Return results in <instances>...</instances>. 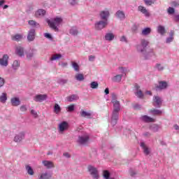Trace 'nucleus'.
<instances>
[{
	"label": "nucleus",
	"mask_w": 179,
	"mask_h": 179,
	"mask_svg": "<svg viewBox=\"0 0 179 179\" xmlns=\"http://www.w3.org/2000/svg\"><path fill=\"white\" fill-rule=\"evenodd\" d=\"M148 45H149V41L145 39H143L141 41V44L138 45L136 46L138 52H141L144 59H150L152 57H155L156 55L153 48H147Z\"/></svg>",
	"instance_id": "f257e3e1"
},
{
	"label": "nucleus",
	"mask_w": 179,
	"mask_h": 179,
	"mask_svg": "<svg viewBox=\"0 0 179 179\" xmlns=\"http://www.w3.org/2000/svg\"><path fill=\"white\" fill-rule=\"evenodd\" d=\"M112 103L113 104V110L112 113V116L110 117V124L112 127H115L120 118V111H121V104L120 101H117L115 95L113 96Z\"/></svg>",
	"instance_id": "f03ea898"
},
{
	"label": "nucleus",
	"mask_w": 179,
	"mask_h": 179,
	"mask_svg": "<svg viewBox=\"0 0 179 179\" xmlns=\"http://www.w3.org/2000/svg\"><path fill=\"white\" fill-rule=\"evenodd\" d=\"M46 22L48 24V26L54 30L55 31H59V26L62 24V22H64V20L62 17L56 16L55 17L47 19Z\"/></svg>",
	"instance_id": "7ed1b4c3"
},
{
	"label": "nucleus",
	"mask_w": 179,
	"mask_h": 179,
	"mask_svg": "<svg viewBox=\"0 0 179 179\" xmlns=\"http://www.w3.org/2000/svg\"><path fill=\"white\" fill-rule=\"evenodd\" d=\"M89 141H90V136L87 132H83L82 134L78 135L77 143L82 146H85L89 143Z\"/></svg>",
	"instance_id": "20e7f679"
},
{
	"label": "nucleus",
	"mask_w": 179,
	"mask_h": 179,
	"mask_svg": "<svg viewBox=\"0 0 179 179\" xmlns=\"http://www.w3.org/2000/svg\"><path fill=\"white\" fill-rule=\"evenodd\" d=\"M108 26V21L101 20L95 22L94 27L96 30H103Z\"/></svg>",
	"instance_id": "39448f33"
},
{
	"label": "nucleus",
	"mask_w": 179,
	"mask_h": 179,
	"mask_svg": "<svg viewBox=\"0 0 179 179\" xmlns=\"http://www.w3.org/2000/svg\"><path fill=\"white\" fill-rule=\"evenodd\" d=\"M87 170L93 178L99 179V170H97V168L92 165H89Z\"/></svg>",
	"instance_id": "423d86ee"
},
{
	"label": "nucleus",
	"mask_w": 179,
	"mask_h": 179,
	"mask_svg": "<svg viewBox=\"0 0 179 179\" xmlns=\"http://www.w3.org/2000/svg\"><path fill=\"white\" fill-rule=\"evenodd\" d=\"M169 87V84L166 81H160L158 85L155 86V90L157 92H162V90H166Z\"/></svg>",
	"instance_id": "0eeeda50"
},
{
	"label": "nucleus",
	"mask_w": 179,
	"mask_h": 179,
	"mask_svg": "<svg viewBox=\"0 0 179 179\" xmlns=\"http://www.w3.org/2000/svg\"><path fill=\"white\" fill-rule=\"evenodd\" d=\"M0 65L5 68L9 65V55L4 54L2 57L0 58Z\"/></svg>",
	"instance_id": "6e6552de"
},
{
	"label": "nucleus",
	"mask_w": 179,
	"mask_h": 179,
	"mask_svg": "<svg viewBox=\"0 0 179 179\" xmlns=\"http://www.w3.org/2000/svg\"><path fill=\"white\" fill-rule=\"evenodd\" d=\"M99 16L101 20H106V22H108V17H110V10L108 9L101 10L99 13Z\"/></svg>",
	"instance_id": "1a4fd4ad"
},
{
	"label": "nucleus",
	"mask_w": 179,
	"mask_h": 179,
	"mask_svg": "<svg viewBox=\"0 0 179 179\" xmlns=\"http://www.w3.org/2000/svg\"><path fill=\"white\" fill-rule=\"evenodd\" d=\"M59 132H65V131H68V128H69V124L67 122L63 121L59 124Z\"/></svg>",
	"instance_id": "9d476101"
},
{
	"label": "nucleus",
	"mask_w": 179,
	"mask_h": 179,
	"mask_svg": "<svg viewBox=\"0 0 179 179\" xmlns=\"http://www.w3.org/2000/svg\"><path fill=\"white\" fill-rule=\"evenodd\" d=\"M47 94H36L34 97V100L36 103H43V101L47 100Z\"/></svg>",
	"instance_id": "9b49d317"
},
{
	"label": "nucleus",
	"mask_w": 179,
	"mask_h": 179,
	"mask_svg": "<svg viewBox=\"0 0 179 179\" xmlns=\"http://www.w3.org/2000/svg\"><path fill=\"white\" fill-rule=\"evenodd\" d=\"M153 106L160 108L162 107V98L159 96H155L153 98Z\"/></svg>",
	"instance_id": "f8f14e48"
},
{
	"label": "nucleus",
	"mask_w": 179,
	"mask_h": 179,
	"mask_svg": "<svg viewBox=\"0 0 179 179\" xmlns=\"http://www.w3.org/2000/svg\"><path fill=\"white\" fill-rule=\"evenodd\" d=\"M15 54L22 58V57H24V48L20 45L17 46L15 48Z\"/></svg>",
	"instance_id": "ddd939ff"
},
{
	"label": "nucleus",
	"mask_w": 179,
	"mask_h": 179,
	"mask_svg": "<svg viewBox=\"0 0 179 179\" xmlns=\"http://www.w3.org/2000/svg\"><path fill=\"white\" fill-rule=\"evenodd\" d=\"M10 103L13 107H17L21 104L20 98L17 96L12 97L10 99Z\"/></svg>",
	"instance_id": "4468645a"
},
{
	"label": "nucleus",
	"mask_w": 179,
	"mask_h": 179,
	"mask_svg": "<svg viewBox=\"0 0 179 179\" xmlns=\"http://www.w3.org/2000/svg\"><path fill=\"white\" fill-rule=\"evenodd\" d=\"M26 136V134L24 131L20 132L18 134L15 135L14 137V142H22L23 141V138Z\"/></svg>",
	"instance_id": "2eb2a0df"
},
{
	"label": "nucleus",
	"mask_w": 179,
	"mask_h": 179,
	"mask_svg": "<svg viewBox=\"0 0 179 179\" xmlns=\"http://www.w3.org/2000/svg\"><path fill=\"white\" fill-rule=\"evenodd\" d=\"M36 38V30L31 29L28 32L27 39L28 41H33Z\"/></svg>",
	"instance_id": "dca6fc26"
},
{
	"label": "nucleus",
	"mask_w": 179,
	"mask_h": 179,
	"mask_svg": "<svg viewBox=\"0 0 179 179\" xmlns=\"http://www.w3.org/2000/svg\"><path fill=\"white\" fill-rule=\"evenodd\" d=\"M42 164L46 169H54V167H55V165H54V162L51 161L44 160L42 162Z\"/></svg>",
	"instance_id": "f3484780"
},
{
	"label": "nucleus",
	"mask_w": 179,
	"mask_h": 179,
	"mask_svg": "<svg viewBox=\"0 0 179 179\" xmlns=\"http://www.w3.org/2000/svg\"><path fill=\"white\" fill-rule=\"evenodd\" d=\"M80 116L82 117V118L90 119L92 118V113L81 110L80 112Z\"/></svg>",
	"instance_id": "a211bd4d"
},
{
	"label": "nucleus",
	"mask_w": 179,
	"mask_h": 179,
	"mask_svg": "<svg viewBox=\"0 0 179 179\" xmlns=\"http://www.w3.org/2000/svg\"><path fill=\"white\" fill-rule=\"evenodd\" d=\"M138 9L139 12H141V13H143V15H144V16H145V17H149L150 16V13H149V11H148L146 8H145L142 6H139Z\"/></svg>",
	"instance_id": "6ab92c4d"
},
{
	"label": "nucleus",
	"mask_w": 179,
	"mask_h": 179,
	"mask_svg": "<svg viewBox=\"0 0 179 179\" xmlns=\"http://www.w3.org/2000/svg\"><path fill=\"white\" fill-rule=\"evenodd\" d=\"M115 17L120 20H124L125 19V13L124 11L119 10L115 13Z\"/></svg>",
	"instance_id": "aec40b11"
},
{
	"label": "nucleus",
	"mask_w": 179,
	"mask_h": 179,
	"mask_svg": "<svg viewBox=\"0 0 179 179\" xmlns=\"http://www.w3.org/2000/svg\"><path fill=\"white\" fill-rule=\"evenodd\" d=\"M69 32L71 36H76L79 34V29L76 27H71Z\"/></svg>",
	"instance_id": "412c9836"
},
{
	"label": "nucleus",
	"mask_w": 179,
	"mask_h": 179,
	"mask_svg": "<svg viewBox=\"0 0 179 179\" xmlns=\"http://www.w3.org/2000/svg\"><path fill=\"white\" fill-rule=\"evenodd\" d=\"M52 177L51 173H48V172L42 173L38 176V179H50Z\"/></svg>",
	"instance_id": "4be33fe9"
},
{
	"label": "nucleus",
	"mask_w": 179,
	"mask_h": 179,
	"mask_svg": "<svg viewBox=\"0 0 179 179\" xmlns=\"http://www.w3.org/2000/svg\"><path fill=\"white\" fill-rule=\"evenodd\" d=\"M141 121L144 122H155V119L148 116V115H143L141 117Z\"/></svg>",
	"instance_id": "5701e85b"
},
{
	"label": "nucleus",
	"mask_w": 179,
	"mask_h": 179,
	"mask_svg": "<svg viewBox=\"0 0 179 179\" xmlns=\"http://www.w3.org/2000/svg\"><path fill=\"white\" fill-rule=\"evenodd\" d=\"M157 31L161 36H164L166 34V28L162 25H159L157 28Z\"/></svg>",
	"instance_id": "b1692460"
},
{
	"label": "nucleus",
	"mask_w": 179,
	"mask_h": 179,
	"mask_svg": "<svg viewBox=\"0 0 179 179\" xmlns=\"http://www.w3.org/2000/svg\"><path fill=\"white\" fill-rule=\"evenodd\" d=\"M115 38V35L113 33H106L105 35V40L106 41H113Z\"/></svg>",
	"instance_id": "393cba45"
},
{
	"label": "nucleus",
	"mask_w": 179,
	"mask_h": 179,
	"mask_svg": "<svg viewBox=\"0 0 179 179\" xmlns=\"http://www.w3.org/2000/svg\"><path fill=\"white\" fill-rule=\"evenodd\" d=\"M162 127L157 124H152L150 126V129L152 132H158V131L161 129Z\"/></svg>",
	"instance_id": "a878e982"
},
{
	"label": "nucleus",
	"mask_w": 179,
	"mask_h": 179,
	"mask_svg": "<svg viewBox=\"0 0 179 179\" xmlns=\"http://www.w3.org/2000/svg\"><path fill=\"white\" fill-rule=\"evenodd\" d=\"M20 66V61L19 60H14L12 64V69L13 71H17Z\"/></svg>",
	"instance_id": "bb28decb"
},
{
	"label": "nucleus",
	"mask_w": 179,
	"mask_h": 179,
	"mask_svg": "<svg viewBox=\"0 0 179 179\" xmlns=\"http://www.w3.org/2000/svg\"><path fill=\"white\" fill-rule=\"evenodd\" d=\"M45 15V10L39 9L35 13L36 17H43Z\"/></svg>",
	"instance_id": "cd10ccee"
},
{
	"label": "nucleus",
	"mask_w": 179,
	"mask_h": 179,
	"mask_svg": "<svg viewBox=\"0 0 179 179\" xmlns=\"http://www.w3.org/2000/svg\"><path fill=\"white\" fill-rule=\"evenodd\" d=\"M36 52H37V50L35 49L31 50L28 53H27V59H31L36 55Z\"/></svg>",
	"instance_id": "c85d7f7f"
},
{
	"label": "nucleus",
	"mask_w": 179,
	"mask_h": 179,
	"mask_svg": "<svg viewBox=\"0 0 179 179\" xmlns=\"http://www.w3.org/2000/svg\"><path fill=\"white\" fill-rule=\"evenodd\" d=\"M25 170L29 176H34V170H33V168L30 165H26Z\"/></svg>",
	"instance_id": "c756f323"
},
{
	"label": "nucleus",
	"mask_w": 179,
	"mask_h": 179,
	"mask_svg": "<svg viewBox=\"0 0 179 179\" xmlns=\"http://www.w3.org/2000/svg\"><path fill=\"white\" fill-rule=\"evenodd\" d=\"M150 33H152V29H150V27H146L142 30L141 35L142 36H149V34H150Z\"/></svg>",
	"instance_id": "7c9ffc66"
},
{
	"label": "nucleus",
	"mask_w": 179,
	"mask_h": 179,
	"mask_svg": "<svg viewBox=\"0 0 179 179\" xmlns=\"http://www.w3.org/2000/svg\"><path fill=\"white\" fill-rule=\"evenodd\" d=\"M141 146L143 148V152L148 156L150 153V150H149V148L146 146V144L145 143H141Z\"/></svg>",
	"instance_id": "2f4dec72"
},
{
	"label": "nucleus",
	"mask_w": 179,
	"mask_h": 179,
	"mask_svg": "<svg viewBox=\"0 0 179 179\" xmlns=\"http://www.w3.org/2000/svg\"><path fill=\"white\" fill-rule=\"evenodd\" d=\"M6 100H8V94L3 92L0 96V101L1 103H6Z\"/></svg>",
	"instance_id": "473e14b6"
},
{
	"label": "nucleus",
	"mask_w": 179,
	"mask_h": 179,
	"mask_svg": "<svg viewBox=\"0 0 179 179\" xmlns=\"http://www.w3.org/2000/svg\"><path fill=\"white\" fill-rule=\"evenodd\" d=\"M163 111L159 109H152L150 110V114H152V115H161Z\"/></svg>",
	"instance_id": "72a5a7b5"
},
{
	"label": "nucleus",
	"mask_w": 179,
	"mask_h": 179,
	"mask_svg": "<svg viewBox=\"0 0 179 179\" xmlns=\"http://www.w3.org/2000/svg\"><path fill=\"white\" fill-rule=\"evenodd\" d=\"M71 66L76 72H79L80 71V66L76 62H71Z\"/></svg>",
	"instance_id": "f704fd0d"
},
{
	"label": "nucleus",
	"mask_w": 179,
	"mask_h": 179,
	"mask_svg": "<svg viewBox=\"0 0 179 179\" xmlns=\"http://www.w3.org/2000/svg\"><path fill=\"white\" fill-rule=\"evenodd\" d=\"M122 80V75L121 74L116 75L112 78L113 82H116L117 83H120V82Z\"/></svg>",
	"instance_id": "c9c22d12"
},
{
	"label": "nucleus",
	"mask_w": 179,
	"mask_h": 179,
	"mask_svg": "<svg viewBox=\"0 0 179 179\" xmlns=\"http://www.w3.org/2000/svg\"><path fill=\"white\" fill-rule=\"evenodd\" d=\"M75 79L78 82H82L85 80V76L83 73H77L75 76Z\"/></svg>",
	"instance_id": "e433bc0d"
},
{
	"label": "nucleus",
	"mask_w": 179,
	"mask_h": 179,
	"mask_svg": "<svg viewBox=\"0 0 179 179\" xmlns=\"http://www.w3.org/2000/svg\"><path fill=\"white\" fill-rule=\"evenodd\" d=\"M75 100H79V96L76 94H73L67 97V101H75Z\"/></svg>",
	"instance_id": "4c0bfd02"
},
{
	"label": "nucleus",
	"mask_w": 179,
	"mask_h": 179,
	"mask_svg": "<svg viewBox=\"0 0 179 179\" xmlns=\"http://www.w3.org/2000/svg\"><path fill=\"white\" fill-rule=\"evenodd\" d=\"M61 106L58 105V103H55L54 106V113L55 114H59L61 113Z\"/></svg>",
	"instance_id": "58836bf2"
},
{
	"label": "nucleus",
	"mask_w": 179,
	"mask_h": 179,
	"mask_svg": "<svg viewBox=\"0 0 179 179\" xmlns=\"http://www.w3.org/2000/svg\"><path fill=\"white\" fill-rule=\"evenodd\" d=\"M28 24H29V26H31V27H40V24L34 20H29L28 22Z\"/></svg>",
	"instance_id": "ea45409f"
},
{
	"label": "nucleus",
	"mask_w": 179,
	"mask_h": 179,
	"mask_svg": "<svg viewBox=\"0 0 179 179\" xmlns=\"http://www.w3.org/2000/svg\"><path fill=\"white\" fill-rule=\"evenodd\" d=\"M60 58H62V55L56 54L51 57L50 61H57V59H60Z\"/></svg>",
	"instance_id": "a19ab883"
},
{
	"label": "nucleus",
	"mask_w": 179,
	"mask_h": 179,
	"mask_svg": "<svg viewBox=\"0 0 179 179\" xmlns=\"http://www.w3.org/2000/svg\"><path fill=\"white\" fill-rule=\"evenodd\" d=\"M68 2L70 6H76V5H78L79 3L78 0H69Z\"/></svg>",
	"instance_id": "79ce46f5"
},
{
	"label": "nucleus",
	"mask_w": 179,
	"mask_h": 179,
	"mask_svg": "<svg viewBox=\"0 0 179 179\" xmlns=\"http://www.w3.org/2000/svg\"><path fill=\"white\" fill-rule=\"evenodd\" d=\"M155 69L162 71L164 70V66L161 64L157 63L155 66Z\"/></svg>",
	"instance_id": "37998d69"
},
{
	"label": "nucleus",
	"mask_w": 179,
	"mask_h": 179,
	"mask_svg": "<svg viewBox=\"0 0 179 179\" xmlns=\"http://www.w3.org/2000/svg\"><path fill=\"white\" fill-rule=\"evenodd\" d=\"M12 38L14 41H20V40H22V36L20 34H17V35H15L14 36H13Z\"/></svg>",
	"instance_id": "c03bdc74"
},
{
	"label": "nucleus",
	"mask_w": 179,
	"mask_h": 179,
	"mask_svg": "<svg viewBox=\"0 0 179 179\" xmlns=\"http://www.w3.org/2000/svg\"><path fill=\"white\" fill-rule=\"evenodd\" d=\"M90 87L91 89H97L99 87V83L96 81H93L90 83Z\"/></svg>",
	"instance_id": "a18cd8bd"
},
{
	"label": "nucleus",
	"mask_w": 179,
	"mask_h": 179,
	"mask_svg": "<svg viewBox=\"0 0 179 179\" xmlns=\"http://www.w3.org/2000/svg\"><path fill=\"white\" fill-rule=\"evenodd\" d=\"M68 113H72V111L75 110V105H70L66 108Z\"/></svg>",
	"instance_id": "49530a36"
},
{
	"label": "nucleus",
	"mask_w": 179,
	"mask_h": 179,
	"mask_svg": "<svg viewBox=\"0 0 179 179\" xmlns=\"http://www.w3.org/2000/svg\"><path fill=\"white\" fill-rule=\"evenodd\" d=\"M103 178L105 179L110 178V172L108 171H103Z\"/></svg>",
	"instance_id": "de8ad7c7"
},
{
	"label": "nucleus",
	"mask_w": 179,
	"mask_h": 179,
	"mask_svg": "<svg viewBox=\"0 0 179 179\" xmlns=\"http://www.w3.org/2000/svg\"><path fill=\"white\" fill-rule=\"evenodd\" d=\"M145 5H148V6H150L152 3H155L156 2V0H144Z\"/></svg>",
	"instance_id": "09e8293b"
},
{
	"label": "nucleus",
	"mask_w": 179,
	"mask_h": 179,
	"mask_svg": "<svg viewBox=\"0 0 179 179\" xmlns=\"http://www.w3.org/2000/svg\"><path fill=\"white\" fill-rule=\"evenodd\" d=\"M136 96L138 97V99H142L143 97V93L141 90H138L135 93Z\"/></svg>",
	"instance_id": "8fccbe9b"
},
{
	"label": "nucleus",
	"mask_w": 179,
	"mask_h": 179,
	"mask_svg": "<svg viewBox=\"0 0 179 179\" xmlns=\"http://www.w3.org/2000/svg\"><path fill=\"white\" fill-rule=\"evenodd\" d=\"M66 82H68V80L63 78H59L57 80V83H59V85H65Z\"/></svg>",
	"instance_id": "3c124183"
},
{
	"label": "nucleus",
	"mask_w": 179,
	"mask_h": 179,
	"mask_svg": "<svg viewBox=\"0 0 179 179\" xmlns=\"http://www.w3.org/2000/svg\"><path fill=\"white\" fill-rule=\"evenodd\" d=\"M173 41H174V37L169 36V37L166 38V44H170V43H173Z\"/></svg>",
	"instance_id": "603ef678"
},
{
	"label": "nucleus",
	"mask_w": 179,
	"mask_h": 179,
	"mask_svg": "<svg viewBox=\"0 0 179 179\" xmlns=\"http://www.w3.org/2000/svg\"><path fill=\"white\" fill-rule=\"evenodd\" d=\"M20 110L22 113H24V112L27 111V107L26 106V105H22V106H20Z\"/></svg>",
	"instance_id": "864d4df0"
},
{
	"label": "nucleus",
	"mask_w": 179,
	"mask_h": 179,
	"mask_svg": "<svg viewBox=\"0 0 179 179\" xmlns=\"http://www.w3.org/2000/svg\"><path fill=\"white\" fill-rule=\"evenodd\" d=\"M174 12H176V10H174L173 8L169 7V8H168V13H169V15H173V14L174 13Z\"/></svg>",
	"instance_id": "5fc2aeb1"
},
{
	"label": "nucleus",
	"mask_w": 179,
	"mask_h": 179,
	"mask_svg": "<svg viewBox=\"0 0 179 179\" xmlns=\"http://www.w3.org/2000/svg\"><path fill=\"white\" fill-rule=\"evenodd\" d=\"M31 114L34 117V118H37L38 117V115L37 114V112L34 110H31Z\"/></svg>",
	"instance_id": "6e6d98bb"
},
{
	"label": "nucleus",
	"mask_w": 179,
	"mask_h": 179,
	"mask_svg": "<svg viewBox=\"0 0 179 179\" xmlns=\"http://www.w3.org/2000/svg\"><path fill=\"white\" fill-rule=\"evenodd\" d=\"M44 37H45V38H48L49 40H52V36L48 33H45Z\"/></svg>",
	"instance_id": "4d7b16f0"
},
{
	"label": "nucleus",
	"mask_w": 179,
	"mask_h": 179,
	"mask_svg": "<svg viewBox=\"0 0 179 179\" xmlns=\"http://www.w3.org/2000/svg\"><path fill=\"white\" fill-rule=\"evenodd\" d=\"M5 85V79L0 77V87H2Z\"/></svg>",
	"instance_id": "13d9d810"
},
{
	"label": "nucleus",
	"mask_w": 179,
	"mask_h": 179,
	"mask_svg": "<svg viewBox=\"0 0 179 179\" xmlns=\"http://www.w3.org/2000/svg\"><path fill=\"white\" fill-rule=\"evenodd\" d=\"M150 135H152V134L149 131H145L143 134V136H144L145 138H149V136H150Z\"/></svg>",
	"instance_id": "bf43d9fd"
},
{
	"label": "nucleus",
	"mask_w": 179,
	"mask_h": 179,
	"mask_svg": "<svg viewBox=\"0 0 179 179\" xmlns=\"http://www.w3.org/2000/svg\"><path fill=\"white\" fill-rule=\"evenodd\" d=\"M120 41H122V43L127 42V37H125V36H122V37H120Z\"/></svg>",
	"instance_id": "052dcab7"
},
{
	"label": "nucleus",
	"mask_w": 179,
	"mask_h": 179,
	"mask_svg": "<svg viewBox=\"0 0 179 179\" xmlns=\"http://www.w3.org/2000/svg\"><path fill=\"white\" fill-rule=\"evenodd\" d=\"M94 59H96V56H94V55L89 56V61H90L91 62H93V61H94Z\"/></svg>",
	"instance_id": "680f3d73"
},
{
	"label": "nucleus",
	"mask_w": 179,
	"mask_h": 179,
	"mask_svg": "<svg viewBox=\"0 0 179 179\" xmlns=\"http://www.w3.org/2000/svg\"><path fill=\"white\" fill-rule=\"evenodd\" d=\"M63 155L64 156V157H67V159H69V157H71V155L68 152L64 153Z\"/></svg>",
	"instance_id": "e2e57ef3"
},
{
	"label": "nucleus",
	"mask_w": 179,
	"mask_h": 179,
	"mask_svg": "<svg viewBox=\"0 0 179 179\" xmlns=\"http://www.w3.org/2000/svg\"><path fill=\"white\" fill-rule=\"evenodd\" d=\"M61 66L63 67V68H65V66H68V63L66 62H62L61 64Z\"/></svg>",
	"instance_id": "0e129e2a"
},
{
	"label": "nucleus",
	"mask_w": 179,
	"mask_h": 179,
	"mask_svg": "<svg viewBox=\"0 0 179 179\" xmlns=\"http://www.w3.org/2000/svg\"><path fill=\"white\" fill-rule=\"evenodd\" d=\"M174 129H176V131H179V126L178 124H175L173 126Z\"/></svg>",
	"instance_id": "69168bd1"
},
{
	"label": "nucleus",
	"mask_w": 179,
	"mask_h": 179,
	"mask_svg": "<svg viewBox=\"0 0 179 179\" xmlns=\"http://www.w3.org/2000/svg\"><path fill=\"white\" fill-rule=\"evenodd\" d=\"M104 92L106 94H108L110 93V90H108V88H106Z\"/></svg>",
	"instance_id": "338daca9"
},
{
	"label": "nucleus",
	"mask_w": 179,
	"mask_h": 179,
	"mask_svg": "<svg viewBox=\"0 0 179 179\" xmlns=\"http://www.w3.org/2000/svg\"><path fill=\"white\" fill-rule=\"evenodd\" d=\"M175 17H176V21L179 22V15H176Z\"/></svg>",
	"instance_id": "774afa93"
}]
</instances>
